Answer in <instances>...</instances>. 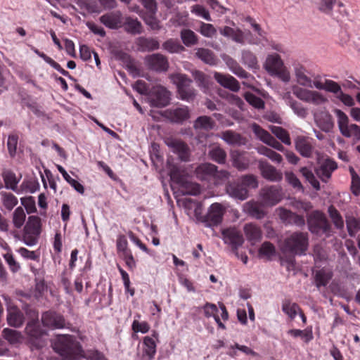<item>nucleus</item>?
<instances>
[{
    "mask_svg": "<svg viewBox=\"0 0 360 360\" xmlns=\"http://www.w3.org/2000/svg\"><path fill=\"white\" fill-rule=\"evenodd\" d=\"M162 47L165 50L169 53H179L184 49V48L176 40L169 39L166 41Z\"/></svg>",
    "mask_w": 360,
    "mask_h": 360,
    "instance_id": "55",
    "label": "nucleus"
},
{
    "mask_svg": "<svg viewBox=\"0 0 360 360\" xmlns=\"http://www.w3.org/2000/svg\"><path fill=\"white\" fill-rule=\"evenodd\" d=\"M20 202L28 214L34 213L37 211L35 201L33 197L22 198H20Z\"/></svg>",
    "mask_w": 360,
    "mask_h": 360,
    "instance_id": "58",
    "label": "nucleus"
},
{
    "mask_svg": "<svg viewBox=\"0 0 360 360\" xmlns=\"http://www.w3.org/2000/svg\"><path fill=\"white\" fill-rule=\"evenodd\" d=\"M221 233L224 243L230 245L233 248L237 249L243 243V236L236 228L224 229Z\"/></svg>",
    "mask_w": 360,
    "mask_h": 360,
    "instance_id": "15",
    "label": "nucleus"
},
{
    "mask_svg": "<svg viewBox=\"0 0 360 360\" xmlns=\"http://www.w3.org/2000/svg\"><path fill=\"white\" fill-rule=\"evenodd\" d=\"M264 67L271 76L277 77L285 83H288L291 79L290 70L276 53L267 56Z\"/></svg>",
    "mask_w": 360,
    "mask_h": 360,
    "instance_id": "3",
    "label": "nucleus"
},
{
    "mask_svg": "<svg viewBox=\"0 0 360 360\" xmlns=\"http://www.w3.org/2000/svg\"><path fill=\"white\" fill-rule=\"evenodd\" d=\"M227 65L230 70L239 77L246 78L248 77V73L243 70L241 67L233 59L228 58L226 60Z\"/></svg>",
    "mask_w": 360,
    "mask_h": 360,
    "instance_id": "50",
    "label": "nucleus"
},
{
    "mask_svg": "<svg viewBox=\"0 0 360 360\" xmlns=\"http://www.w3.org/2000/svg\"><path fill=\"white\" fill-rule=\"evenodd\" d=\"M277 212L281 219L285 223H295L298 226H302L304 224L303 217L296 215L285 209L279 208L277 210Z\"/></svg>",
    "mask_w": 360,
    "mask_h": 360,
    "instance_id": "30",
    "label": "nucleus"
},
{
    "mask_svg": "<svg viewBox=\"0 0 360 360\" xmlns=\"http://www.w3.org/2000/svg\"><path fill=\"white\" fill-rule=\"evenodd\" d=\"M350 172L352 174V192L355 195H358L360 193V178L354 172L353 168H350Z\"/></svg>",
    "mask_w": 360,
    "mask_h": 360,
    "instance_id": "63",
    "label": "nucleus"
},
{
    "mask_svg": "<svg viewBox=\"0 0 360 360\" xmlns=\"http://www.w3.org/2000/svg\"><path fill=\"white\" fill-rule=\"evenodd\" d=\"M181 38L186 46L195 45L198 42V38L194 32L184 29L181 32Z\"/></svg>",
    "mask_w": 360,
    "mask_h": 360,
    "instance_id": "44",
    "label": "nucleus"
},
{
    "mask_svg": "<svg viewBox=\"0 0 360 360\" xmlns=\"http://www.w3.org/2000/svg\"><path fill=\"white\" fill-rule=\"evenodd\" d=\"M282 311L290 319L292 320L298 313H300V308L296 303L285 300L282 303Z\"/></svg>",
    "mask_w": 360,
    "mask_h": 360,
    "instance_id": "38",
    "label": "nucleus"
},
{
    "mask_svg": "<svg viewBox=\"0 0 360 360\" xmlns=\"http://www.w3.org/2000/svg\"><path fill=\"white\" fill-rule=\"evenodd\" d=\"M101 22L111 29L120 27L122 24V13L119 11L108 13L100 18Z\"/></svg>",
    "mask_w": 360,
    "mask_h": 360,
    "instance_id": "19",
    "label": "nucleus"
},
{
    "mask_svg": "<svg viewBox=\"0 0 360 360\" xmlns=\"http://www.w3.org/2000/svg\"><path fill=\"white\" fill-rule=\"evenodd\" d=\"M309 225L312 232H316L319 229L326 231L327 221L325 215L319 211L314 212L309 219Z\"/></svg>",
    "mask_w": 360,
    "mask_h": 360,
    "instance_id": "22",
    "label": "nucleus"
},
{
    "mask_svg": "<svg viewBox=\"0 0 360 360\" xmlns=\"http://www.w3.org/2000/svg\"><path fill=\"white\" fill-rule=\"evenodd\" d=\"M220 137L230 145L240 146L245 144V140L238 134L232 131L222 132Z\"/></svg>",
    "mask_w": 360,
    "mask_h": 360,
    "instance_id": "36",
    "label": "nucleus"
},
{
    "mask_svg": "<svg viewBox=\"0 0 360 360\" xmlns=\"http://www.w3.org/2000/svg\"><path fill=\"white\" fill-rule=\"evenodd\" d=\"M26 214L22 207H18L12 214V224L15 229H21L25 223Z\"/></svg>",
    "mask_w": 360,
    "mask_h": 360,
    "instance_id": "37",
    "label": "nucleus"
},
{
    "mask_svg": "<svg viewBox=\"0 0 360 360\" xmlns=\"http://www.w3.org/2000/svg\"><path fill=\"white\" fill-rule=\"evenodd\" d=\"M269 129L271 132L283 143L286 145L290 144V139L288 132L285 129L278 126H271Z\"/></svg>",
    "mask_w": 360,
    "mask_h": 360,
    "instance_id": "47",
    "label": "nucleus"
},
{
    "mask_svg": "<svg viewBox=\"0 0 360 360\" xmlns=\"http://www.w3.org/2000/svg\"><path fill=\"white\" fill-rule=\"evenodd\" d=\"M250 127L257 139L266 144L268 143L271 135L267 131L262 129L256 123L252 124Z\"/></svg>",
    "mask_w": 360,
    "mask_h": 360,
    "instance_id": "43",
    "label": "nucleus"
},
{
    "mask_svg": "<svg viewBox=\"0 0 360 360\" xmlns=\"http://www.w3.org/2000/svg\"><path fill=\"white\" fill-rule=\"evenodd\" d=\"M131 329L135 333H141L145 334L150 330V325L146 321H139L138 319H134L131 324Z\"/></svg>",
    "mask_w": 360,
    "mask_h": 360,
    "instance_id": "56",
    "label": "nucleus"
},
{
    "mask_svg": "<svg viewBox=\"0 0 360 360\" xmlns=\"http://www.w3.org/2000/svg\"><path fill=\"white\" fill-rule=\"evenodd\" d=\"M147 65L157 71H164L167 69L168 63L166 58L159 53L150 55L145 58Z\"/></svg>",
    "mask_w": 360,
    "mask_h": 360,
    "instance_id": "20",
    "label": "nucleus"
},
{
    "mask_svg": "<svg viewBox=\"0 0 360 360\" xmlns=\"http://www.w3.org/2000/svg\"><path fill=\"white\" fill-rule=\"evenodd\" d=\"M308 237L304 233L295 232L288 236L281 246L283 252L303 255L308 248Z\"/></svg>",
    "mask_w": 360,
    "mask_h": 360,
    "instance_id": "5",
    "label": "nucleus"
},
{
    "mask_svg": "<svg viewBox=\"0 0 360 360\" xmlns=\"http://www.w3.org/2000/svg\"><path fill=\"white\" fill-rule=\"evenodd\" d=\"M56 352L66 360H75L80 356L83 350L80 344L70 335H59L52 342Z\"/></svg>",
    "mask_w": 360,
    "mask_h": 360,
    "instance_id": "2",
    "label": "nucleus"
},
{
    "mask_svg": "<svg viewBox=\"0 0 360 360\" xmlns=\"http://www.w3.org/2000/svg\"><path fill=\"white\" fill-rule=\"evenodd\" d=\"M338 129L341 134L346 138H352L354 141H360V127L356 124H349L348 116L342 110L335 109Z\"/></svg>",
    "mask_w": 360,
    "mask_h": 360,
    "instance_id": "7",
    "label": "nucleus"
},
{
    "mask_svg": "<svg viewBox=\"0 0 360 360\" xmlns=\"http://www.w3.org/2000/svg\"><path fill=\"white\" fill-rule=\"evenodd\" d=\"M230 156L233 166L238 170H245L249 167L250 160L246 153L232 150L230 153Z\"/></svg>",
    "mask_w": 360,
    "mask_h": 360,
    "instance_id": "24",
    "label": "nucleus"
},
{
    "mask_svg": "<svg viewBox=\"0 0 360 360\" xmlns=\"http://www.w3.org/2000/svg\"><path fill=\"white\" fill-rule=\"evenodd\" d=\"M170 79L176 85L181 99L189 101L194 98L195 91L190 87L191 81L185 75L180 73L173 74L170 76Z\"/></svg>",
    "mask_w": 360,
    "mask_h": 360,
    "instance_id": "9",
    "label": "nucleus"
},
{
    "mask_svg": "<svg viewBox=\"0 0 360 360\" xmlns=\"http://www.w3.org/2000/svg\"><path fill=\"white\" fill-rule=\"evenodd\" d=\"M217 167L210 163L201 164L195 169L197 178L201 180H208L213 177Z\"/></svg>",
    "mask_w": 360,
    "mask_h": 360,
    "instance_id": "29",
    "label": "nucleus"
},
{
    "mask_svg": "<svg viewBox=\"0 0 360 360\" xmlns=\"http://www.w3.org/2000/svg\"><path fill=\"white\" fill-rule=\"evenodd\" d=\"M27 314L33 319L28 322L25 328L30 343L36 348H41L46 345L47 333L39 328L38 325L34 321L37 317L35 310L30 309Z\"/></svg>",
    "mask_w": 360,
    "mask_h": 360,
    "instance_id": "6",
    "label": "nucleus"
},
{
    "mask_svg": "<svg viewBox=\"0 0 360 360\" xmlns=\"http://www.w3.org/2000/svg\"><path fill=\"white\" fill-rule=\"evenodd\" d=\"M170 94L163 86H157L153 88L150 94V100L153 105L163 107L169 102Z\"/></svg>",
    "mask_w": 360,
    "mask_h": 360,
    "instance_id": "16",
    "label": "nucleus"
},
{
    "mask_svg": "<svg viewBox=\"0 0 360 360\" xmlns=\"http://www.w3.org/2000/svg\"><path fill=\"white\" fill-rule=\"evenodd\" d=\"M166 116L174 122H181L189 117V110L187 106H180L166 111Z\"/></svg>",
    "mask_w": 360,
    "mask_h": 360,
    "instance_id": "25",
    "label": "nucleus"
},
{
    "mask_svg": "<svg viewBox=\"0 0 360 360\" xmlns=\"http://www.w3.org/2000/svg\"><path fill=\"white\" fill-rule=\"evenodd\" d=\"M243 61L250 68H255L257 64L256 56L249 51H243L242 53Z\"/></svg>",
    "mask_w": 360,
    "mask_h": 360,
    "instance_id": "59",
    "label": "nucleus"
},
{
    "mask_svg": "<svg viewBox=\"0 0 360 360\" xmlns=\"http://www.w3.org/2000/svg\"><path fill=\"white\" fill-rule=\"evenodd\" d=\"M3 176L6 188L15 191L18 183V179L15 174L11 172H6L4 174Z\"/></svg>",
    "mask_w": 360,
    "mask_h": 360,
    "instance_id": "54",
    "label": "nucleus"
},
{
    "mask_svg": "<svg viewBox=\"0 0 360 360\" xmlns=\"http://www.w3.org/2000/svg\"><path fill=\"white\" fill-rule=\"evenodd\" d=\"M191 11L192 13L195 14L198 17H201L203 19L210 21L212 19L210 18L209 11L202 6L196 4L191 7Z\"/></svg>",
    "mask_w": 360,
    "mask_h": 360,
    "instance_id": "57",
    "label": "nucleus"
},
{
    "mask_svg": "<svg viewBox=\"0 0 360 360\" xmlns=\"http://www.w3.org/2000/svg\"><path fill=\"white\" fill-rule=\"evenodd\" d=\"M41 225L40 217L35 215L28 217L22 234V241L26 245L32 247L38 243L41 233Z\"/></svg>",
    "mask_w": 360,
    "mask_h": 360,
    "instance_id": "4",
    "label": "nucleus"
},
{
    "mask_svg": "<svg viewBox=\"0 0 360 360\" xmlns=\"http://www.w3.org/2000/svg\"><path fill=\"white\" fill-rule=\"evenodd\" d=\"M281 98L288 106L293 113L300 118H306L309 115L308 108H306L300 101L296 100L291 94L290 91H285L281 94Z\"/></svg>",
    "mask_w": 360,
    "mask_h": 360,
    "instance_id": "11",
    "label": "nucleus"
},
{
    "mask_svg": "<svg viewBox=\"0 0 360 360\" xmlns=\"http://www.w3.org/2000/svg\"><path fill=\"white\" fill-rule=\"evenodd\" d=\"M262 204L266 206H274L282 198L281 189L276 186L265 188L262 192Z\"/></svg>",
    "mask_w": 360,
    "mask_h": 360,
    "instance_id": "13",
    "label": "nucleus"
},
{
    "mask_svg": "<svg viewBox=\"0 0 360 360\" xmlns=\"http://www.w3.org/2000/svg\"><path fill=\"white\" fill-rule=\"evenodd\" d=\"M259 167L262 175L266 179L276 181L282 179V174L267 162L260 160L259 162Z\"/></svg>",
    "mask_w": 360,
    "mask_h": 360,
    "instance_id": "23",
    "label": "nucleus"
},
{
    "mask_svg": "<svg viewBox=\"0 0 360 360\" xmlns=\"http://www.w3.org/2000/svg\"><path fill=\"white\" fill-rule=\"evenodd\" d=\"M219 32L221 35L242 44L245 42L248 36V34L243 32L240 29L228 26L220 28Z\"/></svg>",
    "mask_w": 360,
    "mask_h": 360,
    "instance_id": "18",
    "label": "nucleus"
},
{
    "mask_svg": "<svg viewBox=\"0 0 360 360\" xmlns=\"http://www.w3.org/2000/svg\"><path fill=\"white\" fill-rule=\"evenodd\" d=\"M199 32L204 37H212L217 31L212 24L201 22Z\"/></svg>",
    "mask_w": 360,
    "mask_h": 360,
    "instance_id": "64",
    "label": "nucleus"
},
{
    "mask_svg": "<svg viewBox=\"0 0 360 360\" xmlns=\"http://www.w3.org/2000/svg\"><path fill=\"white\" fill-rule=\"evenodd\" d=\"M209 155L214 161L219 164H224L226 161V154L225 151L219 147L213 148L210 150Z\"/></svg>",
    "mask_w": 360,
    "mask_h": 360,
    "instance_id": "48",
    "label": "nucleus"
},
{
    "mask_svg": "<svg viewBox=\"0 0 360 360\" xmlns=\"http://www.w3.org/2000/svg\"><path fill=\"white\" fill-rule=\"evenodd\" d=\"M214 77L220 85L232 91L237 92L240 89V85L238 81L229 75L214 72Z\"/></svg>",
    "mask_w": 360,
    "mask_h": 360,
    "instance_id": "21",
    "label": "nucleus"
},
{
    "mask_svg": "<svg viewBox=\"0 0 360 360\" xmlns=\"http://www.w3.org/2000/svg\"><path fill=\"white\" fill-rule=\"evenodd\" d=\"M1 201L3 205L8 211H11L18 205V198L12 193H4L1 194Z\"/></svg>",
    "mask_w": 360,
    "mask_h": 360,
    "instance_id": "46",
    "label": "nucleus"
},
{
    "mask_svg": "<svg viewBox=\"0 0 360 360\" xmlns=\"http://www.w3.org/2000/svg\"><path fill=\"white\" fill-rule=\"evenodd\" d=\"M158 333L153 331L151 336L147 335L143 338L141 352L138 354L140 360H152L156 354Z\"/></svg>",
    "mask_w": 360,
    "mask_h": 360,
    "instance_id": "10",
    "label": "nucleus"
},
{
    "mask_svg": "<svg viewBox=\"0 0 360 360\" xmlns=\"http://www.w3.org/2000/svg\"><path fill=\"white\" fill-rule=\"evenodd\" d=\"M146 25H148L152 30H158L160 29V22L155 18V13H143L141 17Z\"/></svg>",
    "mask_w": 360,
    "mask_h": 360,
    "instance_id": "51",
    "label": "nucleus"
},
{
    "mask_svg": "<svg viewBox=\"0 0 360 360\" xmlns=\"http://www.w3.org/2000/svg\"><path fill=\"white\" fill-rule=\"evenodd\" d=\"M297 150L304 157H310L312 153V139L304 136H298L295 140Z\"/></svg>",
    "mask_w": 360,
    "mask_h": 360,
    "instance_id": "26",
    "label": "nucleus"
},
{
    "mask_svg": "<svg viewBox=\"0 0 360 360\" xmlns=\"http://www.w3.org/2000/svg\"><path fill=\"white\" fill-rule=\"evenodd\" d=\"M18 138L16 135H10L8 137L7 148L11 157H14L17 152Z\"/></svg>",
    "mask_w": 360,
    "mask_h": 360,
    "instance_id": "60",
    "label": "nucleus"
},
{
    "mask_svg": "<svg viewBox=\"0 0 360 360\" xmlns=\"http://www.w3.org/2000/svg\"><path fill=\"white\" fill-rule=\"evenodd\" d=\"M330 271L326 269H321L316 271L315 273V282L318 288L321 286H325L331 278Z\"/></svg>",
    "mask_w": 360,
    "mask_h": 360,
    "instance_id": "42",
    "label": "nucleus"
},
{
    "mask_svg": "<svg viewBox=\"0 0 360 360\" xmlns=\"http://www.w3.org/2000/svg\"><path fill=\"white\" fill-rule=\"evenodd\" d=\"M227 65L230 70L239 77L246 78L248 77V73L243 70L241 67L233 59L228 58L226 60Z\"/></svg>",
    "mask_w": 360,
    "mask_h": 360,
    "instance_id": "49",
    "label": "nucleus"
},
{
    "mask_svg": "<svg viewBox=\"0 0 360 360\" xmlns=\"http://www.w3.org/2000/svg\"><path fill=\"white\" fill-rule=\"evenodd\" d=\"M294 74L300 86L294 84L291 90L298 100L315 106L322 105L328 102V98L322 93L308 89L312 88V79L304 66L300 64L295 65Z\"/></svg>",
    "mask_w": 360,
    "mask_h": 360,
    "instance_id": "1",
    "label": "nucleus"
},
{
    "mask_svg": "<svg viewBox=\"0 0 360 360\" xmlns=\"http://www.w3.org/2000/svg\"><path fill=\"white\" fill-rule=\"evenodd\" d=\"M168 167L171 179L182 187L184 193L196 195L200 193V188L198 184L184 181L179 169L172 165L169 162H168Z\"/></svg>",
    "mask_w": 360,
    "mask_h": 360,
    "instance_id": "8",
    "label": "nucleus"
},
{
    "mask_svg": "<svg viewBox=\"0 0 360 360\" xmlns=\"http://www.w3.org/2000/svg\"><path fill=\"white\" fill-rule=\"evenodd\" d=\"M202 309L206 317H213L218 326L221 329H225L224 324L221 321L218 316L219 309L216 304L207 302L203 306Z\"/></svg>",
    "mask_w": 360,
    "mask_h": 360,
    "instance_id": "31",
    "label": "nucleus"
},
{
    "mask_svg": "<svg viewBox=\"0 0 360 360\" xmlns=\"http://www.w3.org/2000/svg\"><path fill=\"white\" fill-rule=\"evenodd\" d=\"M2 336L11 345H18L23 341V335L21 333L11 328H4Z\"/></svg>",
    "mask_w": 360,
    "mask_h": 360,
    "instance_id": "33",
    "label": "nucleus"
},
{
    "mask_svg": "<svg viewBox=\"0 0 360 360\" xmlns=\"http://www.w3.org/2000/svg\"><path fill=\"white\" fill-rule=\"evenodd\" d=\"M41 321L44 326L51 328H63L65 326V321L63 316L52 311L42 314Z\"/></svg>",
    "mask_w": 360,
    "mask_h": 360,
    "instance_id": "14",
    "label": "nucleus"
},
{
    "mask_svg": "<svg viewBox=\"0 0 360 360\" xmlns=\"http://www.w3.org/2000/svg\"><path fill=\"white\" fill-rule=\"evenodd\" d=\"M224 210L221 205L219 203L212 204L207 214V219L214 224H218L221 221Z\"/></svg>",
    "mask_w": 360,
    "mask_h": 360,
    "instance_id": "34",
    "label": "nucleus"
},
{
    "mask_svg": "<svg viewBox=\"0 0 360 360\" xmlns=\"http://www.w3.org/2000/svg\"><path fill=\"white\" fill-rule=\"evenodd\" d=\"M275 255V247L269 242H264L259 250V256L261 258L271 259V258Z\"/></svg>",
    "mask_w": 360,
    "mask_h": 360,
    "instance_id": "41",
    "label": "nucleus"
},
{
    "mask_svg": "<svg viewBox=\"0 0 360 360\" xmlns=\"http://www.w3.org/2000/svg\"><path fill=\"white\" fill-rule=\"evenodd\" d=\"M124 29L127 32L137 34L142 32L141 23L137 20L131 18H127L124 22Z\"/></svg>",
    "mask_w": 360,
    "mask_h": 360,
    "instance_id": "40",
    "label": "nucleus"
},
{
    "mask_svg": "<svg viewBox=\"0 0 360 360\" xmlns=\"http://www.w3.org/2000/svg\"><path fill=\"white\" fill-rule=\"evenodd\" d=\"M137 44L142 51H153L160 47L158 41L153 38H139Z\"/></svg>",
    "mask_w": 360,
    "mask_h": 360,
    "instance_id": "39",
    "label": "nucleus"
},
{
    "mask_svg": "<svg viewBox=\"0 0 360 360\" xmlns=\"http://www.w3.org/2000/svg\"><path fill=\"white\" fill-rule=\"evenodd\" d=\"M194 127L195 129L209 130L214 128V122L210 117L201 116L195 120Z\"/></svg>",
    "mask_w": 360,
    "mask_h": 360,
    "instance_id": "45",
    "label": "nucleus"
},
{
    "mask_svg": "<svg viewBox=\"0 0 360 360\" xmlns=\"http://www.w3.org/2000/svg\"><path fill=\"white\" fill-rule=\"evenodd\" d=\"M300 172L304 176L307 181L313 186L316 190L320 189V184L319 181L316 179L314 174L311 170H309L307 167H302L300 169Z\"/></svg>",
    "mask_w": 360,
    "mask_h": 360,
    "instance_id": "52",
    "label": "nucleus"
},
{
    "mask_svg": "<svg viewBox=\"0 0 360 360\" xmlns=\"http://www.w3.org/2000/svg\"><path fill=\"white\" fill-rule=\"evenodd\" d=\"M165 142L168 147H169L174 153L177 154L181 160H188L190 151L189 148L184 143L176 139H167Z\"/></svg>",
    "mask_w": 360,
    "mask_h": 360,
    "instance_id": "17",
    "label": "nucleus"
},
{
    "mask_svg": "<svg viewBox=\"0 0 360 360\" xmlns=\"http://www.w3.org/2000/svg\"><path fill=\"white\" fill-rule=\"evenodd\" d=\"M243 230L247 239L252 244L259 240L262 238L260 229L253 224H245Z\"/></svg>",
    "mask_w": 360,
    "mask_h": 360,
    "instance_id": "32",
    "label": "nucleus"
},
{
    "mask_svg": "<svg viewBox=\"0 0 360 360\" xmlns=\"http://www.w3.org/2000/svg\"><path fill=\"white\" fill-rule=\"evenodd\" d=\"M329 214L334 224L338 229H341L344 226V221L338 212L333 207L328 208Z\"/></svg>",
    "mask_w": 360,
    "mask_h": 360,
    "instance_id": "62",
    "label": "nucleus"
},
{
    "mask_svg": "<svg viewBox=\"0 0 360 360\" xmlns=\"http://www.w3.org/2000/svg\"><path fill=\"white\" fill-rule=\"evenodd\" d=\"M324 90L335 94V98L341 93L342 91L341 86L335 82L333 80H326L325 82V87Z\"/></svg>",
    "mask_w": 360,
    "mask_h": 360,
    "instance_id": "61",
    "label": "nucleus"
},
{
    "mask_svg": "<svg viewBox=\"0 0 360 360\" xmlns=\"http://www.w3.org/2000/svg\"><path fill=\"white\" fill-rule=\"evenodd\" d=\"M337 168L336 163L329 159L323 162L316 170L317 175L322 181H326L331 176L332 172Z\"/></svg>",
    "mask_w": 360,
    "mask_h": 360,
    "instance_id": "27",
    "label": "nucleus"
},
{
    "mask_svg": "<svg viewBox=\"0 0 360 360\" xmlns=\"http://www.w3.org/2000/svg\"><path fill=\"white\" fill-rule=\"evenodd\" d=\"M195 56L205 63L211 65L217 64V58L211 50L203 48L197 49Z\"/></svg>",
    "mask_w": 360,
    "mask_h": 360,
    "instance_id": "35",
    "label": "nucleus"
},
{
    "mask_svg": "<svg viewBox=\"0 0 360 360\" xmlns=\"http://www.w3.org/2000/svg\"><path fill=\"white\" fill-rule=\"evenodd\" d=\"M4 299L7 306V322L11 326L15 328L20 327L24 322V316L20 310L15 306L10 298L4 296Z\"/></svg>",
    "mask_w": 360,
    "mask_h": 360,
    "instance_id": "12",
    "label": "nucleus"
},
{
    "mask_svg": "<svg viewBox=\"0 0 360 360\" xmlns=\"http://www.w3.org/2000/svg\"><path fill=\"white\" fill-rule=\"evenodd\" d=\"M244 98L250 105L257 109H263L264 108V102L259 97L250 92L244 94Z\"/></svg>",
    "mask_w": 360,
    "mask_h": 360,
    "instance_id": "53",
    "label": "nucleus"
},
{
    "mask_svg": "<svg viewBox=\"0 0 360 360\" xmlns=\"http://www.w3.org/2000/svg\"><path fill=\"white\" fill-rule=\"evenodd\" d=\"M226 192L232 198L240 200H244L248 198V189L241 183L229 184Z\"/></svg>",
    "mask_w": 360,
    "mask_h": 360,
    "instance_id": "28",
    "label": "nucleus"
}]
</instances>
